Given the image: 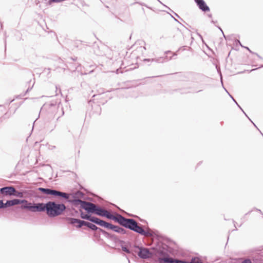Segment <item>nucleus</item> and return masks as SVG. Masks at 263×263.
Returning a JSON list of instances; mask_svg holds the SVG:
<instances>
[{
    "instance_id": "1",
    "label": "nucleus",
    "mask_w": 263,
    "mask_h": 263,
    "mask_svg": "<svg viewBox=\"0 0 263 263\" xmlns=\"http://www.w3.org/2000/svg\"><path fill=\"white\" fill-rule=\"evenodd\" d=\"M104 217L108 219L112 220L122 227L142 236L153 237L155 235V232L150 228H147L146 230H144L143 228V226L139 223L136 220L133 218H125L120 214H116V216H114L110 212L106 211Z\"/></svg>"
},
{
    "instance_id": "2",
    "label": "nucleus",
    "mask_w": 263,
    "mask_h": 263,
    "mask_svg": "<svg viewBox=\"0 0 263 263\" xmlns=\"http://www.w3.org/2000/svg\"><path fill=\"white\" fill-rule=\"evenodd\" d=\"M66 209L63 203H57L54 201L46 203L40 202V212H46L49 217H55L61 215Z\"/></svg>"
},
{
    "instance_id": "3",
    "label": "nucleus",
    "mask_w": 263,
    "mask_h": 263,
    "mask_svg": "<svg viewBox=\"0 0 263 263\" xmlns=\"http://www.w3.org/2000/svg\"><path fill=\"white\" fill-rule=\"evenodd\" d=\"M46 114L49 118L58 117L59 119L64 114L62 105L60 102L52 101L50 103H46L41 108L40 114Z\"/></svg>"
},
{
    "instance_id": "4",
    "label": "nucleus",
    "mask_w": 263,
    "mask_h": 263,
    "mask_svg": "<svg viewBox=\"0 0 263 263\" xmlns=\"http://www.w3.org/2000/svg\"><path fill=\"white\" fill-rule=\"evenodd\" d=\"M68 202L70 203L75 207H78L80 205L81 209H83L87 213L90 215L94 214L96 208V204L86 201L82 200L80 199H70Z\"/></svg>"
},
{
    "instance_id": "5",
    "label": "nucleus",
    "mask_w": 263,
    "mask_h": 263,
    "mask_svg": "<svg viewBox=\"0 0 263 263\" xmlns=\"http://www.w3.org/2000/svg\"><path fill=\"white\" fill-rule=\"evenodd\" d=\"M20 201V204H22L21 209H26L32 212H40V202L32 203L26 199H21Z\"/></svg>"
},
{
    "instance_id": "6",
    "label": "nucleus",
    "mask_w": 263,
    "mask_h": 263,
    "mask_svg": "<svg viewBox=\"0 0 263 263\" xmlns=\"http://www.w3.org/2000/svg\"><path fill=\"white\" fill-rule=\"evenodd\" d=\"M101 227L111 230L114 232L119 234L127 235L132 234V232L126 231L125 229L118 226L114 225L112 223L106 222L104 220H103Z\"/></svg>"
},
{
    "instance_id": "7",
    "label": "nucleus",
    "mask_w": 263,
    "mask_h": 263,
    "mask_svg": "<svg viewBox=\"0 0 263 263\" xmlns=\"http://www.w3.org/2000/svg\"><path fill=\"white\" fill-rule=\"evenodd\" d=\"M83 209H81L79 208V211L80 213V217L82 219H86L87 220H88L92 223H94L99 226H102V224L103 223V220L95 216H92L91 215H89V214H85L83 211Z\"/></svg>"
},
{
    "instance_id": "8",
    "label": "nucleus",
    "mask_w": 263,
    "mask_h": 263,
    "mask_svg": "<svg viewBox=\"0 0 263 263\" xmlns=\"http://www.w3.org/2000/svg\"><path fill=\"white\" fill-rule=\"evenodd\" d=\"M135 247L139 249V251L138 253V255L140 258L147 259L152 257V253L148 250V249L139 247L136 245L135 246Z\"/></svg>"
},
{
    "instance_id": "9",
    "label": "nucleus",
    "mask_w": 263,
    "mask_h": 263,
    "mask_svg": "<svg viewBox=\"0 0 263 263\" xmlns=\"http://www.w3.org/2000/svg\"><path fill=\"white\" fill-rule=\"evenodd\" d=\"M160 257L158 258V261L159 263H168V260H173L174 258L171 257L170 255L163 251H160L158 252Z\"/></svg>"
},
{
    "instance_id": "10",
    "label": "nucleus",
    "mask_w": 263,
    "mask_h": 263,
    "mask_svg": "<svg viewBox=\"0 0 263 263\" xmlns=\"http://www.w3.org/2000/svg\"><path fill=\"white\" fill-rule=\"evenodd\" d=\"M15 187L13 186H8L0 189V194L4 196H13Z\"/></svg>"
},
{
    "instance_id": "11",
    "label": "nucleus",
    "mask_w": 263,
    "mask_h": 263,
    "mask_svg": "<svg viewBox=\"0 0 263 263\" xmlns=\"http://www.w3.org/2000/svg\"><path fill=\"white\" fill-rule=\"evenodd\" d=\"M38 190L40 191L42 193L47 195H51L54 197H57L58 191L56 190L50 189V188H44V187H39Z\"/></svg>"
},
{
    "instance_id": "12",
    "label": "nucleus",
    "mask_w": 263,
    "mask_h": 263,
    "mask_svg": "<svg viewBox=\"0 0 263 263\" xmlns=\"http://www.w3.org/2000/svg\"><path fill=\"white\" fill-rule=\"evenodd\" d=\"M172 59V57H171L170 58H168L167 56H165L164 57H159L158 58H154V59H145L144 60V61H152L158 63H163L169 60Z\"/></svg>"
},
{
    "instance_id": "13",
    "label": "nucleus",
    "mask_w": 263,
    "mask_h": 263,
    "mask_svg": "<svg viewBox=\"0 0 263 263\" xmlns=\"http://www.w3.org/2000/svg\"><path fill=\"white\" fill-rule=\"evenodd\" d=\"M198 8L203 12H207L210 11V8L206 4L205 2L203 0H201L197 3H196Z\"/></svg>"
},
{
    "instance_id": "14",
    "label": "nucleus",
    "mask_w": 263,
    "mask_h": 263,
    "mask_svg": "<svg viewBox=\"0 0 263 263\" xmlns=\"http://www.w3.org/2000/svg\"><path fill=\"white\" fill-rule=\"evenodd\" d=\"M78 65V63H71L68 62V65H64V66L61 65L60 67L63 70L67 68L71 71H75L77 69Z\"/></svg>"
},
{
    "instance_id": "15",
    "label": "nucleus",
    "mask_w": 263,
    "mask_h": 263,
    "mask_svg": "<svg viewBox=\"0 0 263 263\" xmlns=\"http://www.w3.org/2000/svg\"><path fill=\"white\" fill-rule=\"evenodd\" d=\"M20 200L21 199H14L12 200H7L6 203H5V209L8 207L20 204L21 202Z\"/></svg>"
},
{
    "instance_id": "16",
    "label": "nucleus",
    "mask_w": 263,
    "mask_h": 263,
    "mask_svg": "<svg viewBox=\"0 0 263 263\" xmlns=\"http://www.w3.org/2000/svg\"><path fill=\"white\" fill-rule=\"evenodd\" d=\"M106 211L107 210L104 208L97 205L94 214L100 216L104 217Z\"/></svg>"
},
{
    "instance_id": "17",
    "label": "nucleus",
    "mask_w": 263,
    "mask_h": 263,
    "mask_svg": "<svg viewBox=\"0 0 263 263\" xmlns=\"http://www.w3.org/2000/svg\"><path fill=\"white\" fill-rule=\"evenodd\" d=\"M69 196H70V194L68 193L58 191L57 197H58L60 199H64L66 200H68V201Z\"/></svg>"
},
{
    "instance_id": "18",
    "label": "nucleus",
    "mask_w": 263,
    "mask_h": 263,
    "mask_svg": "<svg viewBox=\"0 0 263 263\" xmlns=\"http://www.w3.org/2000/svg\"><path fill=\"white\" fill-rule=\"evenodd\" d=\"M86 227L93 231H99V232H102V231L103 230V229L97 227L95 224H94L92 223L89 222H87Z\"/></svg>"
},
{
    "instance_id": "19",
    "label": "nucleus",
    "mask_w": 263,
    "mask_h": 263,
    "mask_svg": "<svg viewBox=\"0 0 263 263\" xmlns=\"http://www.w3.org/2000/svg\"><path fill=\"white\" fill-rule=\"evenodd\" d=\"M168 263H190V261H187L185 260L179 259L174 258L173 260H168Z\"/></svg>"
},
{
    "instance_id": "20",
    "label": "nucleus",
    "mask_w": 263,
    "mask_h": 263,
    "mask_svg": "<svg viewBox=\"0 0 263 263\" xmlns=\"http://www.w3.org/2000/svg\"><path fill=\"white\" fill-rule=\"evenodd\" d=\"M76 223H77V225L76 226V227L77 228H81L83 226L86 227L87 224V221H85L84 220H81L78 219V222H77Z\"/></svg>"
},
{
    "instance_id": "21",
    "label": "nucleus",
    "mask_w": 263,
    "mask_h": 263,
    "mask_svg": "<svg viewBox=\"0 0 263 263\" xmlns=\"http://www.w3.org/2000/svg\"><path fill=\"white\" fill-rule=\"evenodd\" d=\"M78 219L77 218H71V217H66L65 220L68 222V223L71 225H74L78 222Z\"/></svg>"
},
{
    "instance_id": "22",
    "label": "nucleus",
    "mask_w": 263,
    "mask_h": 263,
    "mask_svg": "<svg viewBox=\"0 0 263 263\" xmlns=\"http://www.w3.org/2000/svg\"><path fill=\"white\" fill-rule=\"evenodd\" d=\"M24 194V192L18 191L15 189V191H14V192H13V196H15V197H19V198H23Z\"/></svg>"
},
{
    "instance_id": "23",
    "label": "nucleus",
    "mask_w": 263,
    "mask_h": 263,
    "mask_svg": "<svg viewBox=\"0 0 263 263\" xmlns=\"http://www.w3.org/2000/svg\"><path fill=\"white\" fill-rule=\"evenodd\" d=\"M102 234L105 237H106L108 239H109L110 240H111L112 238V236L114 235L113 234H111V233H109L106 231H105V230H102Z\"/></svg>"
},
{
    "instance_id": "24",
    "label": "nucleus",
    "mask_w": 263,
    "mask_h": 263,
    "mask_svg": "<svg viewBox=\"0 0 263 263\" xmlns=\"http://www.w3.org/2000/svg\"><path fill=\"white\" fill-rule=\"evenodd\" d=\"M83 196L84 194L82 192L80 191H78L73 195L72 199H79V198L83 197Z\"/></svg>"
},
{
    "instance_id": "25",
    "label": "nucleus",
    "mask_w": 263,
    "mask_h": 263,
    "mask_svg": "<svg viewBox=\"0 0 263 263\" xmlns=\"http://www.w3.org/2000/svg\"><path fill=\"white\" fill-rule=\"evenodd\" d=\"M33 85H34V83H33V84H32L31 87H29L27 88V90L26 91V92L24 94L16 96H15V98L16 99H21L22 97L24 96L28 92L30 91L32 89V87L33 86Z\"/></svg>"
},
{
    "instance_id": "26",
    "label": "nucleus",
    "mask_w": 263,
    "mask_h": 263,
    "mask_svg": "<svg viewBox=\"0 0 263 263\" xmlns=\"http://www.w3.org/2000/svg\"><path fill=\"white\" fill-rule=\"evenodd\" d=\"M79 214L78 211L76 210L74 208H72L70 210V215L71 216H77Z\"/></svg>"
},
{
    "instance_id": "27",
    "label": "nucleus",
    "mask_w": 263,
    "mask_h": 263,
    "mask_svg": "<svg viewBox=\"0 0 263 263\" xmlns=\"http://www.w3.org/2000/svg\"><path fill=\"white\" fill-rule=\"evenodd\" d=\"M120 246H121L122 250L123 251L126 252L127 254L130 253V251L129 249H128L127 247H126L125 246H123V245H120Z\"/></svg>"
},
{
    "instance_id": "28",
    "label": "nucleus",
    "mask_w": 263,
    "mask_h": 263,
    "mask_svg": "<svg viewBox=\"0 0 263 263\" xmlns=\"http://www.w3.org/2000/svg\"><path fill=\"white\" fill-rule=\"evenodd\" d=\"M119 238L118 236H117L116 235L114 234L112 236V238L111 239L112 241H114L116 243H118V241L119 240Z\"/></svg>"
},
{
    "instance_id": "29",
    "label": "nucleus",
    "mask_w": 263,
    "mask_h": 263,
    "mask_svg": "<svg viewBox=\"0 0 263 263\" xmlns=\"http://www.w3.org/2000/svg\"><path fill=\"white\" fill-rule=\"evenodd\" d=\"M161 4H162L164 7H165L166 8H167V9H168L171 11L173 12L174 13V14L176 15V16L178 17V18H180V16L175 12H174L172 10H171L169 7H168L167 6H166V5H165L164 4H163L162 2L161 3Z\"/></svg>"
},
{
    "instance_id": "30",
    "label": "nucleus",
    "mask_w": 263,
    "mask_h": 263,
    "mask_svg": "<svg viewBox=\"0 0 263 263\" xmlns=\"http://www.w3.org/2000/svg\"><path fill=\"white\" fill-rule=\"evenodd\" d=\"M190 263H203L200 260H196L195 258H193L190 261Z\"/></svg>"
},
{
    "instance_id": "31",
    "label": "nucleus",
    "mask_w": 263,
    "mask_h": 263,
    "mask_svg": "<svg viewBox=\"0 0 263 263\" xmlns=\"http://www.w3.org/2000/svg\"><path fill=\"white\" fill-rule=\"evenodd\" d=\"M5 209V203L2 200H0V209Z\"/></svg>"
},
{
    "instance_id": "32",
    "label": "nucleus",
    "mask_w": 263,
    "mask_h": 263,
    "mask_svg": "<svg viewBox=\"0 0 263 263\" xmlns=\"http://www.w3.org/2000/svg\"><path fill=\"white\" fill-rule=\"evenodd\" d=\"M241 263H252L251 259H245L243 260Z\"/></svg>"
},
{
    "instance_id": "33",
    "label": "nucleus",
    "mask_w": 263,
    "mask_h": 263,
    "mask_svg": "<svg viewBox=\"0 0 263 263\" xmlns=\"http://www.w3.org/2000/svg\"><path fill=\"white\" fill-rule=\"evenodd\" d=\"M245 48L247 49V50H248L250 52L252 53H253V54H256L258 58H261V57L257 54V53H254L248 47H244Z\"/></svg>"
},
{
    "instance_id": "34",
    "label": "nucleus",
    "mask_w": 263,
    "mask_h": 263,
    "mask_svg": "<svg viewBox=\"0 0 263 263\" xmlns=\"http://www.w3.org/2000/svg\"><path fill=\"white\" fill-rule=\"evenodd\" d=\"M138 50L141 51L142 52H143V50H146V48L145 47H142V46H140L139 48H138Z\"/></svg>"
},
{
    "instance_id": "35",
    "label": "nucleus",
    "mask_w": 263,
    "mask_h": 263,
    "mask_svg": "<svg viewBox=\"0 0 263 263\" xmlns=\"http://www.w3.org/2000/svg\"><path fill=\"white\" fill-rule=\"evenodd\" d=\"M244 114L245 115H246V116L251 121V122L253 124V125L256 127V125L251 120V119L248 117V116L246 115V114L245 113V112L244 111V110L243 109L241 110Z\"/></svg>"
},
{
    "instance_id": "36",
    "label": "nucleus",
    "mask_w": 263,
    "mask_h": 263,
    "mask_svg": "<svg viewBox=\"0 0 263 263\" xmlns=\"http://www.w3.org/2000/svg\"><path fill=\"white\" fill-rule=\"evenodd\" d=\"M244 114L245 115H246V116L251 121V122L253 124V125L256 127V125L251 120V119L248 117V116L246 115V114L245 113V112L244 111V110L243 109L241 110Z\"/></svg>"
},
{
    "instance_id": "37",
    "label": "nucleus",
    "mask_w": 263,
    "mask_h": 263,
    "mask_svg": "<svg viewBox=\"0 0 263 263\" xmlns=\"http://www.w3.org/2000/svg\"><path fill=\"white\" fill-rule=\"evenodd\" d=\"M118 243H120V245H122V244L125 243V241L124 240L119 239V240L118 241Z\"/></svg>"
},
{
    "instance_id": "38",
    "label": "nucleus",
    "mask_w": 263,
    "mask_h": 263,
    "mask_svg": "<svg viewBox=\"0 0 263 263\" xmlns=\"http://www.w3.org/2000/svg\"><path fill=\"white\" fill-rule=\"evenodd\" d=\"M254 210L257 211H258L262 215V217H263V213L261 212V211L260 210L258 209L257 208H255Z\"/></svg>"
},
{
    "instance_id": "39",
    "label": "nucleus",
    "mask_w": 263,
    "mask_h": 263,
    "mask_svg": "<svg viewBox=\"0 0 263 263\" xmlns=\"http://www.w3.org/2000/svg\"><path fill=\"white\" fill-rule=\"evenodd\" d=\"M170 15H171V16L172 18H174V20L176 22H178V23H179V24H181V23L178 21V20H177L176 18H175V17H174L172 14H170Z\"/></svg>"
},
{
    "instance_id": "40",
    "label": "nucleus",
    "mask_w": 263,
    "mask_h": 263,
    "mask_svg": "<svg viewBox=\"0 0 263 263\" xmlns=\"http://www.w3.org/2000/svg\"><path fill=\"white\" fill-rule=\"evenodd\" d=\"M170 15H171V16L172 18H174V20L176 22H178V23H179V24H181V23L178 21V20H177L176 18H175V17H174L172 14H170Z\"/></svg>"
},
{
    "instance_id": "41",
    "label": "nucleus",
    "mask_w": 263,
    "mask_h": 263,
    "mask_svg": "<svg viewBox=\"0 0 263 263\" xmlns=\"http://www.w3.org/2000/svg\"><path fill=\"white\" fill-rule=\"evenodd\" d=\"M186 47V46H182V47H180V48L179 49V50H185Z\"/></svg>"
},
{
    "instance_id": "42",
    "label": "nucleus",
    "mask_w": 263,
    "mask_h": 263,
    "mask_svg": "<svg viewBox=\"0 0 263 263\" xmlns=\"http://www.w3.org/2000/svg\"><path fill=\"white\" fill-rule=\"evenodd\" d=\"M219 74H220V80H221V82L222 85H223L222 77V74H221V72H220V71H219Z\"/></svg>"
},
{
    "instance_id": "43",
    "label": "nucleus",
    "mask_w": 263,
    "mask_h": 263,
    "mask_svg": "<svg viewBox=\"0 0 263 263\" xmlns=\"http://www.w3.org/2000/svg\"><path fill=\"white\" fill-rule=\"evenodd\" d=\"M218 29H219V30L221 31V32L222 33L223 36L225 37L224 35V33L223 32V31L221 29V28L220 27H218Z\"/></svg>"
},
{
    "instance_id": "44",
    "label": "nucleus",
    "mask_w": 263,
    "mask_h": 263,
    "mask_svg": "<svg viewBox=\"0 0 263 263\" xmlns=\"http://www.w3.org/2000/svg\"><path fill=\"white\" fill-rule=\"evenodd\" d=\"M236 42L238 43V44H239V45H240L241 47H243V46H242V45H241V44L239 40H236Z\"/></svg>"
},
{
    "instance_id": "45",
    "label": "nucleus",
    "mask_w": 263,
    "mask_h": 263,
    "mask_svg": "<svg viewBox=\"0 0 263 263\" xmlns=\"http://www.w3.org/2000/svg\"><path fill=\"white\" fill-rule=\"evenodd\" d=\"M198 35L199 36V37L203 41V38H202V35L199 34V33H198Z\"/></svg>"
},
{
    "instance_id": "46",
    "label": "nucleus",
    "mask_w": 263,
    "mask_h": 263,
    "mask_svg": "<svg viewBox=\"0 0 263 263\" xmlns=\"http://www.w3.org/2000/svg\"><path fill=\"white\" fill-rule=\"evenodd\" d=\"M70 60H72L73 62L76 61L77 60V58H70Z\"/></svg>"
},
{
    "instance_id": "47",
    "label": "nucleus",
    "mask_w": 263,
    "mask_h": 263,
    "mask_svg": "<svg viewBox=\"0 0 263 263\" xmlns=\"http://www.w3.org/2000/svg\"><path fill=\"white\" fill-rule=\"evenodd\" d=\"M232 100L236 104V105H238L237 102L236 101V100L234 99V98H232Z\"/></svg>"
},
{
    "instance_id": "48",
    "label": "nucleus",
    "mask_w": 263,
    "mask_h": 263,
    "mask_svg": "<svg viewBox=\"0 0 263 263\" xmlns=\"http://www.w3.org/2000/svg\"><path fill=\"white\" fill-rule=\"evenodd\" d=\"M188 92H190V91H183L181 93H188Z\"/></svg>"
},
{
    "instance_id": "49",
    "label": "nucleus",
    "mask_w": 263,
    "mask_h": 263,
    "mask_svg": "<svg viewBox=\"0 0 263 263\" xmlns=\"http://www.w3.org/2000/svg\"><path fill=\"white\" fill-rule=\"evenodd\" d=\"M171 53V52L170 51H167L165 52V54H167L168 53Z\"/></svg>"
},
{
    "instance_id": "50",
    "label": "nucleus",
    "mask_w": 263,
    "mask_h": 263,
    "mask_svg": "<svg viewBox=\"0 0 263 263\" xmlns=\"http://www.w3.org/2000/svg\"><path fill=\"white\" fill-rule=\"evenodd\" d=\"M225 90L228 93V94L230 96V97L232 99V98H233V97L227 91V90L226 89H225Z\"/></svg>"
},
{
    "instance_id": "51",
    "label": "nucleus",
    "mask_w": 263,
    "mask_h": 263,
    "mask_svg": "<svg viewBox=\"0 0 263 263\" xmlns=\"http://www.w3.org/2000/svg\"><path fill=\"white\" fill-rule=\"evenodd\" d=\"M201 0H194L195 2L196 3H197L198 2H199V1H200Z\"/></svg>"
},
{
    "instance_id": "52",
    "label": "nucleus",
    "mask_w": 263,
    "mask_h": 263,
    "mask_svg": "<svg viewBox=\"0 0 263 263\" xmlns=\"http://www.w3.org/2000/svg\"><path fill=\"white\" fill-rule=\"evenodd\" d=\"M233 223H234V226H235V223H236V222H235L234 220H233ZM235 227H236V226H235ZM235 228H236V229H235V230H237L236 227H235Z\"/></svg>"
},
{
    "instance_id": "53",
    "label": "nucleus",
    "mask_w": 263,
    "mask_h": 263,
    "mask_svg": "<svg viewBox=\"0 0 263 263\" xmlns=\"http://www.w3.org/2000/svg\"><path fill=\"white\" fill-rule=\"evenodd\" d=\"M237 105L238 106V107L240 108V109H241V110H242V108H241V107L239 105V104H238V105Z\"/></svg>"
},
{
    "instance_id": "54",
    "label": "nucleus",
    "mask_w": 263,
    "mask_h": 263,
    "mask_svg": "<svg viewBox=\"0 0 263 263\" xmlns=\"http://www.w3.org/2000/svg\"><path fill=\"white\" fill-rule=\"evenodd\" d=\"M251 212H252V211L248 212L246 214V215L250 214Z\"/></svg>"
},
{
    "instance_id": "55",
    "label": "nucleus",
    "mask_w": 263,
    "mask_h": 263,
    "mask_svg": "<svg viewBox=\"0 0 263 263\" xmlns=\"http://www.w3.org/2000/svg\"><path fill=\"white\" fill-rule=\"evenodd\" d=\"M59 62L61 63H62L63 62V60H59Z\"/></svg>"
},
{
    "instance_id": "56",
    "label": "nucleus",
    "mask_w": 263,
    "mask_h": 263,
    "mask_svg": "<svg viewBox=\"0 0 263 263\" xmlns=\"http://www.w3.org/2000/svg\"><path fill=\"white\" fill-rule=\"evenodd\" d=\"M1 23V29H2L3 28V25H2V23Z\"/></svg>"
},
{
    "instance_id": "57",
    "label": "nucleus",
    "mask_w": 263,
    "mask_h": 263,
    "mask_svg": "<svg viewBox=\"0 0 263 263\" xmlns=\"http://www.w3.org/2000/svg\"><path fill=\"white\" fill-rule=\"evenodd\" d=\"M14 100V99H13L12 100H11V101L10 102V103L12 102Z\"/></svg>"
},
{
    "instance_id": "58",
    "label": "nucleus",
    "mask_w": 263,
    "mask_h": 263,
    "mask_svg": "<svg viewBox=\"0 0 263 263\" xmlns=\"http://www.w3.org/2000/svg\"><path fill=\"white\" fill-rule=\"evenodd\" d=\"M6 42V39H5V43ZM6 46V43H5V46Z\"/></svg>"
},
{
    "instance_id": "59",
    "label": "nucleus",
    "mask_w": 263,
    "mask_h": 263,
    "mask_svg": "<svg viewBox=\"0 0 263 263\" xmlns=\"http://www.w3.org/2000/svg\"><path fill=\"white\" fill-rule=\"evenodd\" d=\"M211 22H212V23H215V22H214V21H211Z\"/></svg>"
},
{
    "instance_id": "60",
    "label": "nucleus",
    "mask_w": 263,
    "mask_h": 263,
    "mask_svg": "<svg viewBox=\"0 0 263 263\" xmlns=\"http://www.w3.org/2000/svg\"><path fill=\"white\" fill-rule=\"evenodd\" d=\"M159 3H161V2L160 0H157Z\"/></svg>"
},
{
    "instance_id": "61",
    "label": "nucleus",
    "mask_w": 263,
    "mask_h": 263,
    "mask_svg": "<svg viewBox=\"0 0 263 263\" xmlns=\"http://www.w3.org/2000/svg\"><path fill=\"white\" fill-rule=\"evenodd\" d=\"M209 17H211V16H212V15H211V14H210V15H209Z\"/></svg>"
},
{
    "instance_id": "62",
    "label": "nucleus",
    "mask_w": 263,
    "mask_h": 263,
    "mask_svg": "<svg viewBox=\"0 0 263 263\" xmlns=\"http://www.w3.org/2000/svg\"><path fill=\"white\" fill-rule=\"evenodd\" d=\"M242 222L240 224V225L239 226V227H240L241 226H242Z\"/></svg>"
},
{
    "instance_id": "63",
    "label": "nucleus",
    "mask_w": 263,
    "mask_h": 263,
    "mask_svg": "<svg viewBox=\"0 0 263 263\" xmlns=\"http://www.w3.org/2000/svg\"><path fill=\"white\" fill-rule=\"evenodd\" d=\"M177 54L176 53H174V55H176Z\"/></svg>"
},
{
    "instance_id": "64",
    "label": "nucleus",
    "mask_w": 263,
    "mask_h": 263,
    "mask_svg": "<svg viewBox=\"0 0 263 263\" xmlns=\"http://www.w3.org/2000/svg\"><path fill=\"white\" fill-rule=\"evenodd\" d=\"M260 133H261V135H262V136H263V134H262L261 132H260Z\"/></svg>"
}]
</instances>
